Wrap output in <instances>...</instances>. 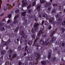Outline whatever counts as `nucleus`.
I'll list each match as a JSON object with an SVG mask.
<instances>
[{"mask_svg":"<svg viewBox=\"0 0 65 65\" xmlns=\"http://www.w3.org/2000/svg\"><path fill=\"white\" fill-rule=\"evenodd\" d=\"M2 44H3V45L2 46H3L5 45L6 46L7 48H6V50H8V47L7 46L8 44L11 42V40H10V39H9L6 42L4 41L2 39Z\"/></svg>","mask_w":65,"mask_h":65,"instance_id":"nucleus-1","label":"nucleus"},{"mask_svg":"<svg viewBox=\"0 0 65 65\" xmlns=\"http://www.w3.org/2000/svg\"><path fill=\"white\" fill-rule=\"evenodd\" d=\"M27 40H25L24 42V44H25L26 46L25 48V51H27V53L28 54H31V52L32 50L31 49H30L29 50V51H28V49L27 50V48L28 47V46H27Z\"/></svg>","mask_w":65,"mask_h":65,"instance_id":"nucleus-2","label":"nucleus"},{"mask_svg":"<svg viewBox=\"0 0 65 65\" xmlns=\"http://www.w3.org/2000/svg\"><path fill=\"white\" fill-rule=\"evenodd\" d=\"M39 24L38 23H35V24L34 25V26L35 27L34 29L32 28V32L33 33H34V32L36 31L38 29V26H39Z\"/></svg>","mask_w":65,"mask_h":65,"instance_id":"nucleus-3","label":"nucleus"},{"mask_svg":"<svg viewBox=\"0 0 65 65\" xmlns=\"http://www.w3.org/2000/svg\"><path fill=\"white\" fill-rule=\"evenodd\" d=\"M20 35L22 36L23 38L25 39H26L27 38V36L26 35H25V33L24 31H22L19 34Z\"/></svg>","mask_w":65,"mask_h":65,"instance_id":"nucleus-4","label":"nucleus"},{"mask_svg":"<svg viewBox=\"0 0 65 65\" xmlns=\"http://www.w3.org/2000/svg\"><path fill=\"white\" fill-rule=\"evenodd\" d=\"M18 17L19 15H17L16 16L14 17V21L13 23V24L14 25L15 24L17 23H18V20L17 19L18 18Z\"/></svg>","mask_w":65,"mask_h":65,"instance_id":"nucleus-5","label":"nucleus"},{"mask_svg":"<svg viewBox=\"0 0 65 65\" xmlns=\"http://www.w3.org/2000/svg\"><path fill=\"white\" fill-rule=\"evenodd\" d=\"M57 20L58 21V22H57V24H60L62 21V19L61 18H59L57 19Z\"/></svg>","mask_w":65,"mask_h":65,"instance_id":"nucleus-6","label":"nucleus"},{"mask_svg":"<svg viewBox=\"0 0 65 65\" xmlns=\"http://www.w3.org/2000/svg\"><path fill=\"white\" fill-rule=\"evenodd\" d=\"M52 51L51 50H49L48 52V54L49 55L48 56V59H50L51 58V54H52Z\"/></svg>","mask_w":65,"mask_h":65,"instance_id":"nucleus-7","label":"nucleus"},{"mask_svg":"<svg viewBox=\"0 0 65 65\" xmlns=\"http://www.w3.org/2000/svg\"><path fill=\"white\" fill-rule=\"evenodd\" d=\"M57 38L56 37H53L52 38V40L50 41V42L51 43H53L54 41H55L56 40Z\"/></svg>","mask_w":65,"mask_h":65,"instance_id":"nucleus-8","label":"nucleus"},{"mask_svg":"<svg viewBox=\"0 0 65 65\" xmlns=\"http://www.w3.org/2000/svg\"><path fill=\"white\" fill-rule=\"evenodd\" d=\"M38 40V39H37L35 40V42L33 44L34 45H35V46H37V47H38L39 46V45H38V43H36L35 44V43H36V42H37V41Z\"/></svg>","mask_w":65,"mask_h":65,"instance_id":"nucleus-9","label":"nucleus"},{"mask_svg":"<svg viewBox=\"0 0 65 65\" xmlns=\"http://www.w3.org/2000/svg\"><path fill=\"white\" fill-rule=\"evenodd\" d=\"M40 42L41 44L42 45H45V44H46V42H44L43 41V40L41 39V40L40 41Z\"/></svg>","mask_w":65,"mask_h":65,"instance_id":"nucleus-10","label":"nucleus"},{"mask_svg":"<svg viewBox=\"0 0 65 65\" xmlns=\"http://www.w3.org/2000/svg\"><path fill=\"white\" fill-rule=\"evenodd\" d=\"M22 21H24V25H25L27 24V20H25V17H23V18Z\"/></svg>","mask_w":65,"mask_h":65,"instance_id":"nucleus-11","label":"nucleus"},{"mask_svg":"<svg viewBox=\"0 0 65 65\" xmlns=\"http://www.w3.org/2000/svg\"><path fill=\"white\" fill-rule=\"evenodd\" d=\"M12 50H9L8 52L9 54H10L9 57L10 59H11V53H12Z\"/></svg>","mask_w":65,"mask_h":65,"instance_id":"nucleus-12","label":"nucleus"},{"mask_svg":"<svg viewBox=\"0 0 65 65\" xmlns=\"http://www.w3.org/2000/svg\"><path fill=\"white\" fill-rule=\"evenodd\" d=\"M42 16L43 18H47V15L45 13H42Z\"/></svg>","mask_w":65,"mask_h":65,"instance_id":"nucleus-13","label":"nucleus"},{"mask_svg":"<svg viewBox=\"0 0 65 65\" xmlns=\"http://www.w3.org/2000/svg\"><path fill=\"white\" fill-rule=\"evenodd\" d=\"M51 4V3H50L47 2L46 3L45 5H44L45 7H47L48 6H49Z\"/></svg>","mask_w":65,"mask_h":65,"instance_id":"nucleus-14","label":"nucleus"},{"mask_svg":"<svg viewBox=\"0 0 65 65\" xmlns=\"http://www.w3.org/2000/svg\"><path fill=\"white\" fill-rule=\"evenodd\" d=\"M54 20V18L52 17L49 20V22L50 23H52V21H53Z\"/></svg>","mask_w":65,"mask_h":65,"instance_id":"nucleus-15","label":"nucleus"},{"mask_svg":"<svg viewBox=\"0 0 65 65\" xmlns=\"http://www.w3.org/2000/svg\"><path fill=\"white\" fill-rule=\"evenodd\" d=\"M51 61L52 62H56V58L55 57L53 58L51 60Z\"/></svg>","mask_w":65,"mask_h":65,"instance_id":"nucleus-16","label":"nucleus"},{"mask_svg":"<svg viewBox=\"0 0 65 65\" xmlns=\"http://www.w3.org/2000/svg\"><path fill=\"white\" fill-rule=\"evenodd\" d=\"M41 34H43L42 31V30H40V31L39 32V33L38 34V36H40Z\"/></svg>","mask_w":65,"mask_h":65,"instance_id":"nucleus-17","label":"nucleus"},{"mask_svg":"<svg viewBox=\"0 0 65 65\" xmlns=\"http://www.w3.org/2000/svg\"><path fill=\"white\" fill-rule=\"evenodd\" d=\"M5 53H6V51L3 50H2L1 52V55H4Z\"/></svg>","mask_w":65,"mask_h":65,"instance_id":"nucleus-18","label":"nucleus"},{"mask_svg":"<svg viewBox=\"0 0 65 65\" xmlns=\"http://www.w3.org/2000/svg\"><path fill=\"white\" fill-rule=\"evenodd\" d=\"M39 54H40L39 52H35V57H37L39 56Z\"/></svg>","mask_w":65,"mask_h":65,"instance_id":"nucleus-19","label":"nucleus"},{"mask_svg":"<svg viewBox=\"0 0 65 65\" xmlns=\"http://www.w3.org/2000/svg\"><path fill=\"white\" fill-rule=\"evenodd\" d=\"M40 7H41V6L40 5H39L37 6V10L39 9V10H38V11L39 12L40 11Z\"/></svg>","mask_w":65,"mask_h":65,"instance_id":"nucleus-20","label":"nucleus"},{"mask_svg":"<svg viewBox=\"0 0 65 65\" xmlns=\"http://www.w3.org/2000/svg\"><path fill=\"white\" fill-rule=\"evenodd\" d=\"M19 27H16V29L14 30V32H18V30H19Z\"/></svg>","mask_w":65,"mask_h":65,"instance_id":"nucleus-21","label":"nucleus"},{"mask_svg":"<svg viewBox=\"0 0 65 65\" xmlns=\"http://www.w3.org/2000/svg\"><path fill=\"white\" fill-rule=\"evenodd\" d=\"M33 41L32 40L29 41V42L28 43V44H29V45H31L32 44V42Z\"/></svg>","mask_w":65,"mask_h":65,"instance_id":"nucleus-22","label":"nucleus"},{"mask_svg":"<svg viewBox=\"0 0 65 65\" xmlns=\"http://www.w3.org/2000/svg\"><path fill=\"white\" fill-rule=\"evenodd\" d=\"M20 9H17L15 11V12L16 13H19V12H20Z\"/></svg>","mask_w":65,"mask_h":65,"instance_id":"nucleus-23","label":"nucleus"},{"mask_svg":"<svg viewBox=\"0 0 65 65\" xmlns=\"http://www.w3.org/2000/svg\"><path fill=\"white\" fill-rule=\"evenodd\" d=\"M40 1V3L41 4H43L45 2V0H41Z\"/></svg>","mask_w":65,"mask_h":65,"instance_id":"nucleus-24","label":"nucleus"},{"mask_svg":"<svg viewBox=\"0 0 65 65\" xmlns=\"http://www.w3.org/2000/svg\"><path fill=\"white\" fill-rule=\"evenodd\" d=\"M12 57L13 58H16V57H17V54H14L12 55Z\"/></svg>","mask_w":65,"mask_h":65,"instance_id":"nucleus-25","label":"nucleus"},{"mask_svg":"<svg viewBox=\"0 0 65 65\" xmlns=\"http://www.w3.org/2000/svg\"><path fill=\"white\" fill-rule=\"evenodd\" d=\"M22 5V4H21V5ZM27 5V3H24L23 4V6H26Z\"/></svg>","mask_w":65,"mask_h":65,"instance_id":"nucleus-26","label":"nucleus"},{"mask_svg":"<svg viewBox=\"0 0 65 65\" xmlns=\"http://www.w3.org/2000/svg\"><path fill=\"white\" fill-rule=\"evenodd\" d=\"M26 13V12H23V13H21V15L23 16H25L26 15V14H25V13Z\"/></svg>","mask_w":65,"mask_h":65,"instance_id":"nucleus-27","label":"nucleus"},{"mask_svg":"<svg viewBox=\"0 0 65 65\" xmlns=\"http://www.w3.org/2000/svg\"><path fill=\"white\" fill-rule=\"evenodd\" d=\"M35 64V63L34 62H31L29 64V65H34Z\"/></svg>","mask_w":65,"mask_h":65,"instance_id":"nucleus-28","label":"nucleus"},{"mask_svg":"<svg viewBox=\"0 0 65 65\" xmlns=\"http://www.w3.org/2000/svg\"><path fill=\"white\" fill-rule=\"evenodd\" d=\"M52 13H56V9H54L53 11H52Z\"/></svg>","mask_w":65,"mask_h":65,"instance_id":"nucleus-29","label":"nucleus"},{"mask_svg":"<svg viewBox=\"0 0 65 65\" xmlns=\"http://www.w3.org/2000/svg\"><path fill=\"white\" fill-rule=\"evenodd\" d=\"M33 11V10L31 9H30L28 10V13H31V12H32Z\"/></svg>","mask_w":65,"mask_h":65,"instance_id":"nucleus-30","label":"nucleus"},{"mask_svg":"<svg viewBox=\"0 0 65 65\" xmlns=\"http://www.w3.org/2000/svg\"><path fill=\"white\" fill-rule=\"evenodd\" d=\"M55 32H56V31H54L52 33L51 35V37H52V36H53V35H54V34H55Z\"/></svg>","mask_w":65,"mask_h":65,"instance_id":"nucleus-31","label":"nucleus"},{"mask_svg":"<svg viewBox=\"0 0 65 65\" xmlns=\"http://www.w3.org/2000/svg\"><path fill=\"white\" fill-rule=\"evenodd\" d=\"M61 25L62 26L65 25V20L63 21V22L61 23Z\"/></svg>","mask_w":65,"mask_h":65,"instance_id":"nucleus-32","label":"nucleus"},{"mask_svg":"<svg viewBox=\"0 0 65 65\" xmlns=\"http://www.w3.org/2000/svg\"><path fill=\"white\" fill-rule=\"evenodd\" d=\"M4 30V27H3L0 28V30H1V31H3Z\"/></svg>","mask_w":65,"mask_h":65,"instance_id":"nucleus-33","label":"nucleus"},{"mask_svg":"<svg viewBox=\"0 0 65 65\" xmlns=\"http://www.w3.org/2000/svg\"><path fill=\"white\" fill-rule=\"evenodd\" d=\"M48 28L49 30H51V29H52V26L51 25H50L48 26Z\"/></svg>","mask_w":65,"mask_h":65,"instance_id":"nucleus-34","label":"nucleus"},{"mask_svg":"<svg viewBox=\"0 0 65 65\" xmlns=\"http://www.w3.org/2000/svg\"><path fill=\"white\" fill-rule=\"evenodd\" d=\"M61 30L62 31V32H64L65 31V29L64 28H61Z\"/></svg>","mask_w":65,"mask_h":65,"instance_id":"nucleus-35","label":"nucleus"},{"mask_svg":"<svg viewBox=\"0 0 65 65\" xmlns=\"http://www.w3.org/2000/svg\"><path fill=\"white\" fill-rule=\"evenodd\" d=\"M31 37L32 38L34 39L35 38V35L34 34L31 36Z\"/></svg>","mask_w":65,"mask_h":65,"instance_id":"nucleus-36","label":"nucleus"},{"mask_svg":"<svg viewBox=\"0 0 65 65\" xmlns=\"http://www.w3.org/2000/svg\"><path fill=\"white\" fill-rule=\"evenodd\" d=\"M40 56H39L38 57H37V58H36V59L37 60H39V59H40Z\"/></svg>","mask_w":65,"mask_h":65,"instance_id":"nucleus-37","label":"nucleus"},{"mask_svg":"<svg viewBox=\"0 0 65 65\" xmlns=\"http://www.w3.org/2000/svg\"><path fill=\"white\" fill-rule=\"evenodd\" d=\"M41 63L42 64H43V65H45L46 64V62L44 61H42L41 62Z\"/></svg>","mask_w":65,"mask_h":65,"instance_id":"nucleus-38","label":"nucleus"},{"mask_svg":"<svg viewBox=\"0 0 65 65\" xmlns=\"http://www.w3.org/2000/svg\"><path fill=\"white\" fill-rule=\"evenodd\" d=\"M2 3V0L0 1V9H1V4Z\"/></svg>","mask_w":65,"mask_h":65,"instance_id":"nucleus-39","label":"nucleus"},{"mask_svg":"<svg viewBox=\"0 0 65 65\" xmlns=\"http://www.w3.org/2000/svg\"><path fill=\"white\" fill-rule=\"evenodd\" d=\"M5 65H9V62L8 61H6V62L5 63Z\"/></svg>","mask_w":65,"mask_h":65,"instance_id":"nucleus-40","label":"nucleus"},{"mask_svg":"<svg viewBox=\"0 0 65 65\" xmlns=\"http://www.w3.org/2000/svg\"><path fill=\"white\" fill-rule=\"evenodd\" d=\"M11 15H12L11 14H10L8 16V17L9 18H10L11 17Z\"/></svg>","mask_w":65,"mask_h":65,"instance_id":"nucleus-41","label":"nucleus"},{"mask_svg":"<svg viewBox=\"0 0 65 65\" xmlns=\"http://www.w3.org/2000/svg\"><path fill=\"white\" fill-rule=\"evenodd\" d=\"M21 48V46H19L18 47V48H19V51H20L21 50H22Z\"/></svg>","mask_w":65,"mask_h":65,"instance_id":"nucleus-42","label":"nucleus"},{"mask_svg":"<svg viewBox=\"0 0 65 65\" xmlns=\"http://www.w3.org/2000/svg\"><path fill=\"white\" fill-rule=\"evenodd\" d=\"M11 22L10 20H8L7 22V24H9Z\"/></svg>","mask_w":65,"mask_h":65,"instance_id":"nucleus-43","label":"nucleus"},{"mask_svg":"<svg viewBox=\"0 0 65 65\" xmlns=\"http://www.w3.org/2000/svg\"><path fill=\"white\" fill-rule=\"evenodd\" d=\"M53 6L55 7V6H57V5H58L56 3L55 4H53Z\"/></svg>","mask_w":65,"mask_h":65,"instance_id":"nucleus-44","label":"nucleus"},{"mask_svg":"<svg viewBox=\"0 0 65 65\" xmlns=\"http://www.w3.org/2000/svg\"><path fill=\"white\" fill-rule=\"evenodd\" d=\"M51 10V8L49 7L48 8V12L50 11V10Z\"/></svg>","mask_w":65,"mask_h":65,"instance_id":"nucleus-45","label":"nucleus"},{"mask_svg":"<svg viewBox=\"0 0 65 65\" xmlns=\"http://www.w3.org/2000/svg\"><path fill=\"white\" fill-rule=\"evenodd\" d=\"M42 37H45L46 36V34H45L44 35H42Z\"/></svg>","mask_w":65,"mask_h":65,"instance_id":"nucleus-46","label":"nucleus"},{"mask_svg":"<svg viewBox=\"0 0 65 65\" xmlns=\"http://www.w3.org/2000/svg\"><path fill=\"white\" fill-rule=\"evenodd\" d=\"M46 62H47V64H50L51 62H49L48 61V60H47L46 61Z\"/></svg>","mask_w":65,"mask_h":65,"instance_id":"nucleus-47","label":"nucleus"},{"mask_svg":"<svg viewBox=\"0 0 65 65\" xmlns=\"http://www.w3.org/2000/svg\"><path fill=\"white\" fill-rule=\"evenodd\" d=\"M3 23H2L1 22H0V27H2V25H3Z\"/></svg>","mask_w":65,"mask_h":65,"instance_id":"nucleus-48","label":"nucleus"},{"mask_svg":"<svg viewBox=\"0 0 65 65\" xmlns=\"http://www.w3.org/2000/svg\"><path fill=\"white\" fill-rule=\"evenodd\" d=\"M31 6V5L30 4L29 5V6H28V7H27V8H30Z\"/></svg>","mask_w":65,"mask_h":65,"instance_id":"nucleus-49","label":"nucleus"},{"mask_svg":"<svg viewBox=\"0 0 65 65\" xmlns=\"http://www.w3.org/2000/svg\"><path fill=\"white\" fill-rule=\"evenodd\" d=\"M26 60H27L28 61L29 60H30V58H29V57H28L26 58Z\"/></svg>","mask_w":65,"mask_h":65,"instance_id":"nucleus-50","label":"nucleus"},{"mask_svg":"<svg viewBox=\"0 0 65 65\" xmlns=\"http://www.w3.org/2000/svg\"><path fill=\"white\" fill-rule=\"evenodd\" d=\"M65 45V43H64L63 42L62 43V46H64Z\"/></svg>","mask_w":65,"mask_h":65,"instance_id":"nucleus-51","label":"nucleus"},{"mask_svg":"<svg viewBox=\"0 0 65 65\" xmlns=\"http://www.w3.org/2000/svg\"><path fill=\"white\" fill-rule=\"evenodd\" d=\"M23 65H28V64L27 62H25L24 63Z\"/></svg>","mask_w":65,"mask_h":65,"instance_id":"nucleus-52","label":"nucleus"},{"mask_svg":"<svg viewBox=\"0 0 65 65\" xmlns=\"http://www.w3.org/2000/svg\"><path fill=\"white\" fill-rule=\"evenodd\" d=\"M56 18V19L59 17V14H57L55 15Z\"/></svg>","mask_w":65,"mask_h":65,"instance_id":"nucleus-53","label":"nucleus"},{"mask_svg":"<svg viewBox=\"0 0 65 65\" xmlns=\"http://www.w3.org/2000/svg\"><path fill=\"white\" fill-rule=\"evenodd\" d=\"M20 28L21 29H24V26H21L20 27Z\"/></svg>","mask_w":65,"mask_h":65,"instance_id":"nucleus-54","label":"nucleus"},{"mask_svg":"<svg viewBox=\"0 0 65 65\" xmlns=\"http://www.w3.org/2000/svg\"><path fill=\"white\" fill-rule=\"evenodd\" d=\"M35 5V2H34L33 3H32V6H34Z\"/></svg>","mask_w":65,"mask_h":65,"instance_id":"nucleus-55","label":"nucleus"},{"mask_svg":"<svg viewBox=\"0 0 65 65\" xmlns=\"http://www.w3.org/2000/svg\"><path fill=\"white\" fill-rule=\"evenodd\" d=\"M44 21L43 20L42 21V25H43V24H44Z\"/></svg>","mask_w":65,"mask_h":65,"instance_id":"nucleus-56","label":"nucleus"},{"mask_svg":"<svg viewBox=\"0 0 65 65\" xmlns=\"http://www.w3.org/2000/svg\"><path fill=\"white\" fill-rule=\"evenodd\" d=\"M50 44L51 45V44L50 43V42H48L46 44V45H48V44Z\"/></svg>","mask_w":65,"mask_h":65,"instance_id":"nucleus-57","label":"nucleus"},{"mask_svg":"<svg viewBox=\"0 0 65 65\" xmlns=\"http://www.w3.org/2000/svg\"><path fill=\"white\" fill-rule=\"evenodd\" d=\"M27 55V54L26 53H24V54H23V56H26Z\"/></svg>","mask_w":65,"mask_h":65,"instance_id":"nucleus-58","label":"nucleus"},{"mask_svg":"<svg viewBox=\"0 0 65 65\" xmlns=\"http://www.w3.org/2000/svg\"><path fill=\"white\" fill-rule=\"evenodd\" d=\"M19 39H20V38H18L17 39V42H19V41H20V40H19Z\"/></svg>","mask_w":65,"mask_h":65,"instance_id":"nucleus-59","label":"nucleus"},{"mask_svg":"<svg viewBox=\"0 0 65 65\" xmlns=\"http://www.w3.org/2000/svg\"><path fill=\"white\" fill-rule=\"evenodd\" d=\"M22 62H19V65H21V64H22Z\"/></svg>","mask_w":65,"mask_h":65,"instance_id":"nucleus-60","label":"nucleus"},{"mask_svg":"<svg viewBox=\"0 0 65 65\" xmlns=\"http://www.w3.org/2000/svg\"><path fill=\"white\" fill-rule=\"evenodd\" d=\"M12 6L10 5H9V8H12Z\"/></svg>","mask_w":65,"mask_h":65,"instance_id":"nucleus-61","label":"nucleus"},{"mask_svg":"<svg viewBox=\"0 0 65 65\" xmlns=\"http://www.w3.org/2000/svg\"><path fill=\"white\" fill-rule=\"evenodd\" d=\"M6 9H7V7H5L4 8V10H6Z\"/></svg>","mask_w":65,"mask_h":65,"instance_id":"nucleus-62","label":"nucleus"},{"mask_svg":"<svg viewBox=\"0 0 65 65\" xmlns=\"http://www.w3.org/2000/svg\"><path fill=\"white\" fill-rule=\"evenodd\" d=\"M62 53H65V50H63L62 51Z\"/></svg>","mask_w":65,"mask_h":65,"instance_id":"nucleus-63","label":"nucleus"},{"mask_svg":"<svg viewBox=\"0 0 65 65\" xmlns=\"http://www.w3.org/2000/svg\"><path fill=\"white\" fill-rule=\"evenodd\" d=\"M4 14V13H3L2 14H0V15L1 16V17H2V16H3V15Z\"/></svg>","mask_w":65,"mask_h":65,"instance_id":"nucleus-64","label":"nucleus"}]
</instances>
